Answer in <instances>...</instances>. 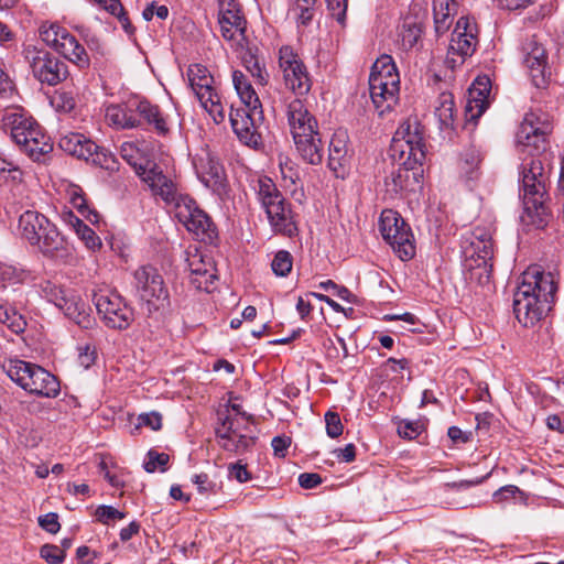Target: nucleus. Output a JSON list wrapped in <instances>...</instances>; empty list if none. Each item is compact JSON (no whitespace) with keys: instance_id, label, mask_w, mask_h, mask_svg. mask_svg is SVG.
<instances>
[{"instance_id":"nucleus-51","label":"nucleus","mask_w":564,"mask_h":564,"mask_svg":"<svg viewBox=\"0 0 564 564\" xmlns=\"http://www.w3.org/2000/svg\"><path fill=\"white\" fill-rule=\"evenodd\" d=\"M404 149L406 155V161H404V164L410 165L411 161L414 164H423L425 160V147L423 143V138L414 141H406Z\"/></svg>"},{"instance_id":"nucleus-14","label":"nucleus","mask_w":564,"mask_h":564,"mask_svg":"<svg viewBox=\"0 0 564 564\" xmlns=\"http://www.w3.org/2000/svg\"><path fill=\"white\" fill-rule=\"evenodd\" d=\"M46 297L53 302L64 315L83 329H89L95 324L89 305L75 294H67L56 285L47 284L44 289Z\"/></svg>"},{"instance_id":"nucleus-40","label":"nucleus","mask_w":564,"mask_h":564,"mask_svg":"<svg viewBox=\"0 0 564 564\" xmlns=\"http://www.w3.org/2000/svg\"><path fill=\"white\" fill-rule=\"evenodd\" d=\"M242 65L247 72L256 79L257 84L265 86L269 80V74L264 63L250 50L242 55Z\"/></svg>"},{"instance_id":"nucleus-41","label":"nucleus","mask_w":564,"mask_h":564,"mask_svg":"<svg viewBox=\"0 0 564 564\" xmlns=\"http://www.w3.org/2000/svg\"><path fill=\"white\" fill-rule=\"evenodd\" d=\"M316 3L317 0H294L290 13L297 25L307 26L312 22L316 12Z\"/></svg>"},{"instance_id":"nucleus-8","label":"nucleus","mask_w":564,"mask_h":564,"mask_svg":"<svg viewBox=\"0 0 564 564\" xmlns=\"http://www.w3.org/2000/svg\"><path fill=\"white\" fill-rule=\"evenodd\" d=\"M258 199L267 214L272 230L292 237L297 227L290 204L285 200L275 183L269 177L258 180Z\"/></svg>"},{"instance_id":"nucleus-45","label":"nucleus","mask_w":564,"mask_h":564,"mask_svg":"<svg viewBox=\"0 0 564 564\" xmlns=\"http://www.w3.org/2000/svg\"><path fill=\"white\" fill-rule=\"evenodd\" d=\"M78 102V93L74 89H61L52 98V105L57 111L70 112Z\"/></svg>"},{"instance_id":"nucleus-15","label":"nucleus","mask_w":564,"mask_h":564,"mask_svg":"<svg viewBox=\"0 0 564 564\" xmlns=\"http://www.w3.org/2000/svg\"><path fill=\"white\" fill-rule=\"evenodd\" d=\"M98 315L108 328L127 329L134 319L133 310L118 293H101L95 295Z\"/></svg>"},{"instance_id":"nucleus-26","label":"nucleus","mask_w":564,"mask_h":564,"mask_svg":"<svg viewBox=\"0 0 564 564\" xmlns=\"http://www.w3.org/2000/svg\"><path fill=\"white\" fill-rule=\"evenodd\" d=\"M23 172L13 162L0 158V183L11 186L14 199L21 205L28 203L29 196L23 181Z\"/></svg>"},{"instance_id":"nucleus-12","label":"nucleus","mask_w":564,"mask_h":564,"mask_svg":"<svg viewBox=\"0 0 564 564\" xmlns=\"http://www.w3.org/2000/svg\"><path fill=\"white\" fill-rule=\"evenodd\" d=\"M187 77L189 86L202 107L216 123L223 122L225 120V109L214 87V77L209 70L202 64H193L187 69Z\"/></svg>"},{"instance_id":"nucleus-9","label":"nucleus","mask_w":564,"mask_h":564,"mask_svg":"<svg viewBox=\"0 0 564 564\" xmlns=\"http://www.w3.org/2000/svg\"><path fill=\"white\" fill-rule=\"evenodd\" d=\"M494 243L487 228L476 227L469 246L465 249L464 269L466 279L478 285H487L491 279Z\"/></svg>"},{"instance_id":"nucleus-43","label":"nucleus","mask_w":564,"mask_h":564,"mask_svg":"<svg viewBox=\"0 0 564 564\" xmlns=\"http://www.w3.org/2000/svg\"><path fill=\"white\" fill-rule=\"evenodd\" d=\"M0 323L15 334L22 333L26 326L24 317L15 308L8 305H0Z\"/></svg>"},{"instance_id":"nucleus-50","label":"nucleus","mask_w":564,"mask_h":564,"mask_svg":"<svg viewBox=\"0 0 564 564\" xmlns=\"http://www.w3.org/2000/svg\"><path fill=\"white\" fill-rule=\"evenodd\" d=\"M293 265V258L289 251L280 250L275 253L271 268L275 275L278 276H286Z\"/></svg>"},{"instance_id":"nucleus-61","label":"nucleus","mask_w":564,"mask_h":564,"mask_svg":"<svg viewBox=\"0 0 564 564\" xmlns=\"http://www.w3.org/2000/svg\"><path fill=\"white\" fill-rule=\"evenodd\" d=\"M326 2L332 15L339 23H344L346 18L347 0H326Z\"/></svg>"},{"instance_id":"nucleus-46","label":"nucleus","mask_w":564,"mask_h":564,"mask_svg":"<svg viewBox=\"0 0 564 564\" xmlns=\"http://www.w3.org/2000/svg\"><path fill=\"white\" fill-rule=\"evenodd\" d=\"M120 155L122 156L123 160H126L129 164H131L134 170H135V173L138 174V176L141 177V174L139 172H141L142 170H145V169H156L159 171H161L159 169V166L153 163V162H147L144 165L142 164H137V161L135 159L138 158L139 155V150L138 148L132 143V142H123L120 147Z\"/></svg>"},{"instance_id":"nucleus-5","label":"nucleus","mask_w":564,"mask_h":564,"mask_svg":"<svg viewBox=\"0 0 564 564\" xmlns=\"http://www.w3.org/2000/svg\"><path fill=\"white\" fill-rule=\"evenodd\" d=\"M1 368L14 383L30 394L41 398H56L59 394L57 378L36 364L7 358L2 361Z\"/></svg>"},{"instance_id":"nucleus-52","label":"nucleus","mask_w":564,"mask_h":564,"mask_svg":"<svg viewBox=\"0 0 564 564\" xmlns=\"http://www.w3.org/2000/svg\"><path fill=\"white\" fill-rule=\"evenodd\" d=\"M170 456L165 453H159L150 449L147 454V459L143 463V467L148 473H154L156 470L164 471L169 463Z\"/></svg>"},{"instance_id":"nucleus-17","label":"nucleus","mask_w":564,"mask_h":564,"mask_svg":"<svg viewBox=\"0 0 564 564\" xmlns=\"http://www.w3.org/2000/svg\"><path fill=\"white\" fill-rule=\"evenodd\" d=\"M551 124L541 120L534 112L525 113L516 134V144L520 153L525 155L540 154L544 150Z\"/></svg>"},{"instance_id":"nucleus-59","label":"nucleus","mask_w":564,"mask_h":564,"mask_svg":"<svg viewBox=\"0 0 564 564\" xmlns=\"http://www.w3.org/2000/svg\"><path fill=\"white\" fill-rule=\"evenodd\" d=\"M140 426H148L153 431H159L162 427V416L158 412L142 413L138 416L137 429Z\"/></svg>"},{"instance_id":"nucleus-32","label":"nucleus","mask_w":564,"mask_h":564,"mask_svg":"<svg viewBox=\"0 0 564 564\" xmlns=\"http://www.w3.org/2000/svg\"><path fill=\"white\" fill-rule=\"evenodd\" d=\"M232 84L245 107L252 110L261 108V102L256 90L241 70L236 69L232 72ZM254 112L257 113V111Z\"/></svg>"},{"instance_id":"nucleus-37","label":"nucleus","mask_w":564,"mask_h":564,"mask_svg":"<svg viewBox=\"0 0 564 564\" xmlns=\"http://www.w3.org/2000/svg\"><path fill=\"white\" fill-rule=\"evenodd\" d=\"M33 161H41L53 150L51 138L44 132L31 138L28 144L20 148Z\"/></svg>"},{"instance_id":"nucleus-1","label":"nucleus","mask_w":564,"mask_h":564,"mask_svg":"<svg viewBox=\"0 0 564 564\" xmlns=\"http://www.w3.org/2000/svg\"><path fill=\"white\" fill-rule=\"evenodd\" d=\"M279 66L285 87L296 96L286 102L285 110L295 149L303 161L312 165H318L324 158L322 134L316 118L301 99L311 90V76L303 61L291 46L280 48Z\"/></svg>"},{"instance_id":"nucleus-24","label":"nucleus","mask_w":564,"mask_h":564,"mask_svg":"<svg viewBox=\"0 0 564 564\" xmlns=\"http://www.w3.org/2000/svg\"><path fill=\"white\" fill-rule=\"evenodd\" d=\"M490 79L477 77L469 88V97L465 107L468 120L476 121L489 106Z\"/></svg>"},{"instance_id":"nucleus-10","label":"nucleus","mask_w":564,"mask_h":564,"mask_svg":"<svg viewBox=\"0 0 564 564\" xmlns=\"http://www.w3.org/2000/svg\"><path fill=\"white\" fill-rule=\"evenodd\" d=\"M22 55L32 75L41 84L55 86L68 76L67 65L46 50L28 45Z\"/></svg>"},{"instance_id":"nucleus-23","label":"nucleus","mask_w":564,"mask_h":564,"mask_svg":"<svg viewBox=\"0 0 564 564\" xmlns=\"http://www.w3.org/2000/svg\"><path fill=\"white\" fill-rule=\"evenodd\" d=\"M193 166L197 177L213 191L224 185L225 170L208 148H202L193 158Z\"/></svg>"},{"instance_id":"nucleus-25","label":"nucleus","mask_w":564,"mask_h":564,"mask_svg":"<svg viewBox=\"0 0 564 564\" xmlns=\"http://www.w3.org/2000/svg\"><path fill=\"white\" fill-rule=\"evenodd\" d=\"M347 142L348 137L344 131L336 132L329 142L328 166L340 178H345L350 162Z\"/></svg>"},{"instance_id":"nucleus-39","label":"nucleus","mask_w":564,"mask_h":564,"mask_svg":"<svg viewBox=\"0 0 564 564\" xmlns=\"http://www.w3.org/2000/svg\"><path fill=\"white\" fill-rule=\"evenodd\" d=\"M69 224L74 228L78 238L85 243V246L89 250L96 251L101 248V239L82 219L70 214Z\"/></svg>"},{"instance_id":"nucleus-28","label":"nucleus","mask_w":564,"mask_h":564,"mask_svg":"<svg viewBox=\"0 0 564 564\" xmlns=\"http://www.w3.org/2000/svg\"><path fill=\"white\" fill-rule=\"evenodd\" d=\"M462 6L463 0H433L434 29L437 35L449 30Z\"/></svg>"},{"instance_id":"nucleus-48","label":"nucleus","mask_w":564,"mask_h":564,"mask_svg":"<svg viewBox=\"0 0 564 564\" xmlns=\"http://www.w3.org/2000/svg\"><path fill=\"white\" fill-rule=\"evenodd\" d=\"M262 121L249 124L245 131L237 135L238 139L250 148H260L262 145Z\"/></svg>"},{"instance_id":"nucleus-7","label":"nucleus","mask_w":564,"mask_h":564,"mask_svg":"<svg viewBox=\"0 0 564 564\" xmlns=\"http://www.w3.org/2000/svg\"><path fill=\"white\" fill-rule=\"evenodd\" d=\"M369 91L380 115L390 111L399 100L400 76L390 55L383 54L373 63L369 76Z\"/></svg>"},{"instance_id":"nucleus-49","label":"nucleus","mask_w":564,"mask_h":564,"mask_svg":"<svg viewBox=\"0 0 564 564\" xmlns=\"http://www.w3.org/2000/svg\"><path fill=\"white\" fill-rule=\"evenodd\" d=\"M66 31L67 30L65 28L58 24H43L40 29V36L46 45L56 50L59 44L61 36H64Z\"/></svg>"},{"instance_id":"nucleus-2","label":"nucleus","mask_w":564,"mask_h":564,"mask_svg":"<svg viewBox=\"0 0 564 564\" xmlns=\"http://www.w3.org/2000/svg\"><path fill=\"white\" fill-rule=\"evenodd\" d=\"M557 291V284L551 272L539 267L525 270L513 294V312L524 326H533L549 311Z\"/></svg>"},{"instance_id":"nucleus-42","label":"nucleus","mask_w":564,"mask_h":564,"mask_svg":"<svg viewBox=\"0 0 564 564\" xmlns=\"http://www.w3.org/2000/svg\"><path fill=\"white\" fill-rule=\"evenodd\" d=\"M422 36V26L419 22L411 18H406L400 31V41L404 50H410L415 46Z\"/></svg>"},{"instance_id":"nucleus-4","label":"nucleus","mask_w":564,"mask_h":564,"mask_svg":"<svg viewBox=\"0 0 564 564\" xmlns=\"http://www.w3.org/2000/svg\"><path fill=\"white\" fill-rule=\"evenodd\" d=\"M520 183L524 207L522 220L535 228L545 227L550 220L546 206L549 173L539 154L522 158Z\"/></svg>"},{"instance_id":"nucleus-18","label":"nucleus","mask_w":564,"mask_h":564,"mask_svg":"<svg viewBox=\"0 0 564 564\" xmlns=\"http://www.w3.org/2000/svg\"><path fill=\"white\" fill-rule=\"evenodd\" d=\"M218 23L221 36L232 47H242L246 42L247 21L236 0H220Z\"/></svg>"},{"instance_id":"nucleus-62","label":"nucleus","mask_w":564,"mask_h":564,"mask_svg":"<svg viewBox=\"0 0 564 564\" xmlns=\"http://www.w3.org/2000/svg\"><path fill=\"white\" fill-rule=\"evenodd\" d=\"M39 524L42 529L50 533H56L61 525L58 522V516L54 512L46 513L39 518Z\"/></svg>"},{"instance_id":"nucleus-21","label":"nucleus","mask_w":564,"mask_h":564,"mask_svg":"<svg viewBox=\"0 0 564 564\" xmlns=\"http://www.w3.org/2000/svg\"><path fill=\"white\" fill-rule=\"evenodd\" d=\"M0 121L2 128L10 129L12 140L20 148L43 132L41 127L19 107L6 108Z\"/></svg>"},{"instance_id":"nucleus-35","label":"nucleus","mask_w":564,"mask_h":564,"mask_svg":"<svg viewBox=\"0 0 564 564\" xmlns=\"http://www.w3.org/2000/svg\"><path fill=\"white\" fill-rule=\"evenodd\" d=\"M33 279L32 272L21 265L0 263V284L2 288L26 283Z\"/></svg>"},{"instance_id":"nucleus-54","label":"nucleus","mask_w":564,"mask_h":564,"mask_svg":"<svg viewBox=\"0 0 564 564\" xmlns=\"http://www.w3.org/2000/svg\"><path fill=\"white\" fill-rule=\"evenodd\" d=\"M40 555L50 564H59L65 558L64 550L53 544H44L40 550Z\"/></svg>"},{"instance_id":"nucleus-19","label":"nucleus","mask_w":564,"mask_h":564,"mask_svg":"<svg viewBox=\"0 0 564 564\" xmlns=\"http://www.w3.org/2000/svg\"><path fill=\"white\" fill-rule=\"evenodd\" d=\"M522 53L533 85L538 88L544 87L552 74L545 47L536 36H532L523 43Z\"/></svg>"},{"instance_id":"nucleus-60","label":"nucleus","mask_w":564,"mask_h":564,"mask_svg":"<svg viewBox=\"0 0 564 564\" xmlns=\"http://www.w3.org/2000/svg\"><path fill=\"white\" fill-rule=\"evenodd\" d=\"M192 481L197 486V490L202 495L216 492V484L209 480L206 474L194 475Z\"/></svg>"},{"instance_id":"nucleus-3","label":"nucleus","mask_w":564,"mask_h":564,"mask_svg":"<svg viewBox=\"0 0 564 564\" xmlns=\"http://www.w3.org/2000/svg\"><path fill=\"white\" fill-rule=\"evenodd\" d=\"M141 180L150 187L153 195L159 196L167 206L173 207L175 217L188 231L196 236L213 238L215 231L209 216L198 208L196 202L187 195L178 193L174 182L162 171L145 169L139 172Z\"/></svg>"},{"instance_id":"nucleus-63","label":"nucleus","mask_w":564,"mask_h":564,"mask_svg":"<svg viewBox=\"0 0 564 564\" xmlns=\"http://www.w3.org/2000/svg\"><path fill=\"white\" fill-rule=\"evenodd\" d=\"M228 470L229 476L235 478L239 482H246L251 479V475L248 471L247 466L245 464H241L240 460L229 465Z\"/></svg>"},{"instance_id":"nucleus-29","label":"nucleus","mask_w":564,"mask_h":564,"mask_svg":"<svg viewBox=\"0 0 564 564\" xmlns=\"http://www.w3.org/2000/svg\"><path fill=\"white\" fill-rule=\"evenodd\" d=\"M105 118L107 123L116 129H133L140 124L135 115V104L110 105L106 108Z\"/></svg>"},{"instance_id":"nucleus-34","label":"nucleus","mask_w":564,"mask_h":564,"mask_svg":"<svg viewBox=\"0 0 564 564\" xmlns=\"http://www.w3.org/2000/svg\"><path fill=\"white\" fill-rule=\"evenodd\" d=\"M481 162V155L480 152L475 148L467 149L463 155L459 163V170L462 177L466 181V183L469 185L470 183L478 180L480 172H479V164Z\"/></svg>"},{"instance_id":"nucleus-27","label":"nucleus","mask_w":564,"mask_h":564,"mask_svg":"<svg viewBox=\"0 0 564 564\" xmlns=\"http://www.w3.org/2000/svg\"><path fill=\"white\" fill-rule=\"evenodd\" d=\"M59 148L66 153L83 160H89L97 154L98 145L78 132H69L59 139Z\"/></svg>"},{"instance_id":"nucleus-53","label":"nucleus","mask_w":564,"mask_h":564,"mask_svg":"<svg viewBox=\"0 0 564 564\" xmlns=\"http://www.w3.org/2000/svg\"><path fill=\"white\" fill-rule=\"evenodd\" d=\"M326 434L330 438H337L343 434L344 425L338 413L327 411L325 413Z\"/></svg>"},{"instance_id":"nucleus-55","label":"nucleus","mask_w":564,"mask_h":564,"mask_svg":"<svg viewBox=\"0 0 564 564\" xmlns=\"http://www.w3.org/2000/svg\"><path fill=\"white\" fill-rule=\"evenodd\" d=\"M95 516L98 521L104 524H108L110 521L122 520L124 513L111 506H99L96 509Z\"/></svg>"},{"instance_id":"nucleus-57","label":"nucleus","mask_w":564,"mask_h":564,"mask_svg":"<svg viewBox=\"0 0 564 564\" xmlns=\"http://www.w3.org/2000/svg\"><path fill=\"white\" fill-rule=\"evenodd\" d=\"M96 358L97 351L95 346L86 344L78 347V362L83 368L88 369L95 362Z\"/></svg>"},{"instance_id":"nucleus-47","label":"nucleus","mask_w":564,"mask_h":564,"mask_svg":"<svg viewBox=\"0 0 564 564\" xmlns=\"http://www.w3.org/2000/svg\"><path fill=\"white\" fill-rule=\"evenodd\" d=\"M69 199L72 206L85 216L90 223L96 224L99 221V215L96 212L89 210L86 200L83 197L82 189L74 187L69 192Z\"/></svg>"},{"instance_id":"nucleus-44","label":"nucleus","mask_w":564,"mask_h":564,"mask_svg":"<svg viewBox=\"0 0 564 564\" xmlns=\"http://www.w3.org/2000/svg\"><path fill=\"white\" fill-rule=\"evenodd\" d=\"M409 177V167L398 166L393 169L384 180L386 192L392 197L404 187Z\"/></svg>"},{"instance_id":"nucleus-38","label":"nucleus","mask_w":564,"mask_h":564,"mask_svg":"<svg viewBox=\"0 0 564 564\" xmlns=\"http://www.w3.org/2000/svg\"><path fill=\"white\" fill-rule=\"evenodd\" d=\"M423 138L420 131V126L414 122H405L400 126V128L395 131L394 137L392 139V147L394 150H399L401 158L405 156L404 145L406 141H414Z\"/></svg>"},{"instance_id":"nucleus-11","label":"nucleus","mask_w":564,"mask_h":564,"mask_svg":"<svg viewBox=\"0 0 564 564\" xmlns=\"http://www.w3.org/2000/svg\"><path fill=\"white\" fill-rule=\"evenodd\" d=\"M379 229L383 239L402 261H408L414 257L413 234L399 213L384 209L379 219Z\"/></svg>"},{"instance_id":"nucleus-56","label":"nucleus","mask_w":564,"mask_h":564,"mask_svg":"<svg viewBox=\"0 0 564 564\" xmlns=\"http://www.w3.org/2000/svg\"><path fill=\"white\" fill-rule=\"evenodd\" d=\"M318 288H321L322 290H324L326 292H332L334 295H336L337 297H339L344 301H347V302L351 301L352 294L349 292V290L346 289L345 286L337 285L332 280L322 281L318 284Z\"/></svg>"},{"instance_id":"nucleus-31","label":"nucleus","mask_w":564,"mask_h":564,"mask_svg":"<svg viewBox=\"0 0 564 564\" xmlns=\"http://www.w3.org/2000/svg\"><path fill=\"white\" fill-rule=\"evenodd\" d=\"M55 51L80 68L89 65V57L85 47L68 31H66L64 36H61L59 44Z\"/></svg>"},{"instance_id":"nucleus-64","label":"nucleus","mask_w":564,"mask_h":564,"mask_svg":"<svg viewBox=\"0 0 564 564\" xmlns=\"http://www.w3.org/2000/svg\"><path fill=\"white\" fill-rule=\"evenodd\" d=\"M401 437L413 440L421 433V425L417 422H404L398 427Z\"/></svg>"},{"instance_id":"nucleus-13","label":"nucleus","mask_w":564,"mask_h":564,"mask_svg":"<svg viewBox=\"0 0 564 564\" xmlns=\"http://www.w3.org/2000/svg\"><path fill=\"white\" fill-rule=\"evenodd\" d=\"M134 288L138 296L148 305L149 312L169 305V292L159 271L151 265H142L134 273Z\"/></svg>"},{"instance_id":"nucleus-30","label":"nucleus","mask_w":564,"mask_h":564,"mask_svg":"<svg viewBox=\"0 0 564 564\" xmlns=\"http://www.w3.org/2000/svg\"><path fill=\"white\" fill-rule=\"evenodd\" d=\"M135 115L143 118L144 121L152 126L158 134L164 135L169 132V118L162 112L159 106L148 100H139L135 102Z\"/></svg>"},{"instance_id":"nucleus-36","label":"nucleus","mask_w":564,"mask_h":564,"mask_svg":"<svg viewBox=\"0 0 564 564\" xmlns=\"http://www.w3.org/2000/svg\"><path fill=\"white\" fill-rule=\"evenodd\" d=\"M454 97L451 93L444 91L440 94L435 105V116L438 119L441 129L452 128L454 124Z\"/></svg>"},{"instance_id":"nucleus-33","label":"nucleus","mask_w":564,"mask_h":564,"mask_svg":"<svg viewBox=\"0 0 564 564\" xmlns=\"http://www.w3.org/2000/svg\"><path fill=\"white\" fill-rule=\"evenodd\" d=\"M254 111L256 110H252L247 107L231 109L229 119L236 135L245 131L249 124H254V122L263 121L262 107L260 109H257V113Z\"/></svg>"},{"instance_id":"nucleus-20","label":"nucleus","mask_w":564,"mask_h":564,"mask_svg":"<svg viewBox=\"0 0 564 564\" xmlns=\"http://www.w3.org/2000/svg\"><path fill=\"white\" fill-rule=\"evenodd\" d=\"M216 437L220 448L235 455H241L254 445V438L242 433L239 420L232 416H226L216 427Z\"/></svg>"},{"instance_id":"nucleus-58","label":"nucleus","mask_w":564,"mask_h":564,"mask_svg":"<svg viewBox=\"0 0 564 564\" xmlns=\"http://www.w3.org/2000/svg\"><path fill=\"white\" fill-rule=\"evenodd\" d=\"M154 15L160 20H165L169 17V8L163 4L159 6L155 1H152L143 9L142 17L144 20L150 21Z\"/></svg>"},{"instance_id":"nucleus-22","label":"nucleus","mask_w":564,"mask_h":564,"mask_svg":"<svg viewBox=\"0 0 564 564\" xmlns=\"http://www.w3.org/2000/svg\"><path fill=\"white\" fill-rule=\"evenodd\" d=\"M186 263L191 284L197 290L212 292L217 279L212 258L195 249L194 251H187Z\"/></svg>"},{"instance_id":"nucleus-16","label":"nucleus","mask_w":564,"mask_h":564,"mask_svg":"<svg viewBox=\"0 0 564 564\" xmlns=\"http://www.w3.org/2000/svg\"><path fill=\"white\" fill-rule=\"evenodd\" d=\"M478 45V28L469 17H460L452 32L447 61L455 64H462L471 56Z\"/></svg>"},{"instance_id":"nucleus-6","label":"nucleus","mask_w":564,"mask_h":564,"mask_svg":"<svg viewBox=\"0 0 564 564\" xmlns=\"http://www.w3.org/2000/svg\"><path fill=\"white\" fill-rule=\"evenodd\" d=\"M21 236L46 257L63 256L67 242L56 226L36 210H25L19 218Z\"/></svg>"}]
</instances>
